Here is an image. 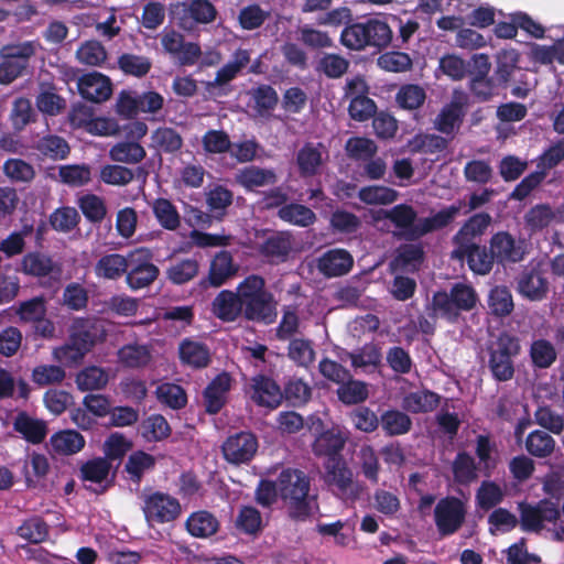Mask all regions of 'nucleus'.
Returning a JSON list of instances; mask_svg holds the SVG:
<instances>
[{
  "mask_svg": "<svg viewBox=\"0 0 564 564\" xmlns=\"http://www.w3.org/2000/svg\"><path fill=\"white\" fill-rule=\"evenodd\" d=\"M281 220L299 227H308L316 221L315 213L307 206L290 203L278 210Z\"/></svg>",
  "mask_w": 564,
  "mask_h": 564,
  "instance_id": "nucleus-42",
  "label": "nucleus"
},
{
  "mask_svg": "<svg viewBox=\"0 0 564 564\" xmlns=\"http://www.w3.org/2000/svg\"><path fill=\"white\" fill-rule=\"evenodd\" d=\"M111 463L104 457L88 459L80 466V478L85 481L101 484L108 479Z\"/></svg>",
  "mask_w": 564,
  "mask_h": 564,
  "instance_id": "nucleus-56",
  "label": "nucleus"
},
{
  "mask_svg": "<svg viewBox=\"0 0 564 564\" xmlns=\"http://www.w3.org/2000/svg\"><path fill=\"white\" fill-rule=\"evenodd\" d=\"M77 87L80 96L93 102L106 101L112 94V83L110 78L98 72L83 75L78 79Z\"/></svg>",
  "mask_w": 564,
  "mask_h": 564,
  "instance_id": "nucleus-22",
  "label": "nucleus"
},
{
  "mask_svg": "<svg viewBox=\"0 0 564 564\" xmlns=\"http://www.w3.org/2000/svg\"><path fill=\"white\" fill-rule=\"evenodd\" d=\"M380 425L387 436H400L411 431L412 420L405 412L390 409L381 413Z\"/></svg>",
  "mask_w": 564,
  "mask_h": 564,
  "instance_id": "nucleus-38",
  "label": "nucleus"
},
{
  "mask_svg": "<svg viewBox=\"0 0 564 564\" xmlns=\"http://www.w3.org/2000/svg\"><path fill=\"white\" fill-rule=\"evenodd\" d=\"M426 100L425 89L417 84L402 85L397 95V105L404 110L414 111L420 109Z\"/></svg>",
  "mask_w": 564,
  "mask_h": 564,
  "instance_id": "nucleus-45",
  "label": "nucleus"
},
{
  "mask_svg": "<svg viewBox=\"0 0 564 564\" xmlns=\"http://www.w3.org/2000/svg\"><path fill=\"white\" fill-rule=\"evenodd\" d=\"M2 170L13 183H31L36 175L33 165L22 159L6 160Z\"/></svg>",
  "mask_w": 564,
  "mask_h": 564,
  "instance_id": "nucleus-54",
  "label": "nucleus"
},
{
  "mask_svg": "<svg viewBox=\"0 0 564 564\" xmlns=\"http://www.w3.org/2000/svg\"><path fill=\"white\" fill-rule=\"evenodd\" d=\"M346 440L339 432L327 430L321 433L313 443V452L316 456H324L327 459L341 458L340 452Z\"/></svg>",
  "mask_w": 564,
  "mask_h": 564,
  "instance_id": "nucleus-33",
  "label": "nucleus"
},
{
  "mask_svg": "<svg viewBox=\"0 0 564 564\" xmlns=\"http://www.w3.org/2000/svg\"><path fill=\"white\" fill-rule=\"evenodd\" d=\"M349 67V61L335 53H325L316 65V70L328 78H340Z\"/></svg>",
  "mask_w": 564,
  "mask_h": 564,
  "instance_id": "nucleus-62",
  "label": "nucleus"
},
{
  "mask_svg": "<svg viewBox=\"0 0 564 564\" xmlns=\"http://www.w3.org/2000/svg\"><path fill=\"white\" fill-rule=\"evenodd\" d=\"M358 198L368 205H387L398 198V192L382 185H370L359 189Z\"/></svg>",
  "mask_w": 564,
  "mask_h": 564,
  "instance_id": "nucleus-57",
  "label": "nucleus"
},
{
  "mask_svg": "<svg viewBox=\"0 0 564 564\" xmlns=\"http://www.w3.org/2000/svg\"><path fill=\"white\" fill-rule=\"evenodd\" d=\"M451 259L457 261H466L468 268L476 274L486 275L494 267L495 260L490 249L479 243L473 245L470 248L453 249Z\"/></svg>",
  "mask_w": 564,
  "mask_h": 564,
  "instance_id": "nucleus-19",
  "label": "nucleus"
},
{
  "mask_svg": "<svg viewBox=\"0 0 564 564\" xmlns=\"http://www.w3.org/2000/svg\"><path fill=\"white\" fill-rule=\"evenodd\" d=\"M476 290L466 283L457 282L452 285L449 292L437 291L432 296L431 316L434 318L436 313L449 323H456L462 312H470L478 303Z\"/></svg>",
  "mask_w": 564,
  "mask_h": 564,
  "instance_id": "nucleus-6",
  "label": "nucleus"
},
{
  "mask_svg": "<svg viewBox=\"0 0 564 564\" xmlns=\"http://www.w3.org/2000/svg\"><path fill=\"white\" fill-rule=\"evenodd\" d=\"M524 447L530 456L543 459L553 455L556 448V441L550 433L534 430L528 434Z\"/></svg>",
  "mask_w": 564,
  "mask_h": 564,
  "instance_id": "nucleus-34",
  "label": "nucleus"
},
{
  "mask_svg": "<svg viewBox=\"0 0 564 564\" xmlns=\"http://www.w3.org/2000/svg\"><path fill=\"white\" fill-rule=\"evenodd\" d=\"M441 402V397L434 391L424 389L410 392L403 398V408L411 413H427L434 411Z\"/></svg>",
  "mask_w": 564,
  "mask_h": 564,
  "instance_id": "nucleus-37",
  "label": "nucleus"
},
{
  "mask_svg": "<svg viewBox=\"0 0 564 564\" xmlns=\"http://www.w3.org/2000/svg\"><path fill=\"white\" fill-rule=\"evenodd\" d=\"M160 270L153 263V253L148 248H135L129 252L126 282L131 290L150 286L159 276Z\"/></svg>",
  "mask_w": 564,
  "mask_h": 564,
  "instance_id": "nucleus-9",
  "label": "nucleus"
},
{
  "mask_svg": "<svg viewBox=\"0 0 564 564\" xmlns=\"http://www.w3.org/2000/svg\"><path fill=\"white\" fill-rule=\"evenodd\" d=\"M280 497L288 503L289 517L305 521L312 512L310 501V479L300 469H283L278 477Z\"/></svg>",
  "mask_w": 564,
  "mask_h": 564,
  "instance_id": "nucleus-4",
  "label": "nucleus"
},
{
  "mask_svg": "<svg viewBox=\"0 0 564 564\" xmlns=\"http://www.w3.org/2000/svg\"><path fill=\"white\" fill-rule=\"evenodd\" d=\"M152 147L164 153H175L183 147L181 134L173 128L160 127L152 132Z\"/></svg>",
  "mask_w": 564,
  "mask_h": 564,
  "instance_id": "nucleus-47",
  "label": "nucleus"
},
{
  "mask_svg": "<svg viewBox=\"0 0 564 564\" xmlns=\"http://www.w3.org/2000/svg\"><path fill=\"white\" fill-rule=\"evenodd\" d=\"M34 54L35 46L32 42L4 45L0 50V84L9 85L22 76Z\"/></svg>",
  "mask_w": 564,
  "mask_h": 564,
  "instance_id": "nucleus-11",
  "label": "nucleus"
},
{
  "mask_svg": "<svg viewBox=\"0 0 564 564\" xmlns=\"http://www.w3.org/2000/svg\"><path fill=\"white\" fill-rule=\"evenodd\" d=\"M290 251V239L280 234L268 237L260 247V253L270 260L284 261Z\"/></svg>",
  "mask_w": 564,
  "mask_h": 564,
  "instance_id": "nucleus-60",
  "label": "nucleus"
},
{
  "mask_svg": "<svg viewBox=\"0 0 564 564\" xmlns=\"http://www.w3.org/2000/svg\"><path fill=\"white\" fill-rule=\"evenodd\" d=\"M259 442L256 434L249 431H240L229 435L221 445L225 460L231 465L240 466L249 464L256 456Z\"/></svg>",
  "mask_w": 564,
  "mask_h": 564,
  "instance_id": "nucleus-13",
  "label": "nucleus"
},
{
  "mask_svg": "<svg viewBox=\"0 0 564 564\" xmlns=\"http://www.w3.org/2000/svg\"><path fill=\"white\" fill-rule=\"evenodd\" d=\"M156 395L160 402L173 410L183 409L187 403L185 390L175 383H162L156 388Z\"/></svg>",
  "mask_w": 564,
  "mask_h": 564,
  "instance_id": "nucleus-64",
  "label": "nucleus"
},
{
  "mask_svg": "<svg viewBox=\"0 0 564 564\" xmlns=\"http://www.w3.org/2000/svg\"><path fill=\"white\" fill-rule=\"evenodd\" d=\"M242 317L248 322L270 325L278 316L274 295L267 289L265 280L259 274L247 275L239 284Z\"/></svg>",
  "mask_w": 564,
  "mask_h": 564,
  "instance_id": "nucleus-2",
  "label": "nucleus"
},
{
  "mask_svg": "<svg viewBox=\"0 0 564 564\" xmlns=\"http://www.w3.org/2000/svg\"><path fill=\"white\" fill-rule=\"evenodd\" d=\"M518 511L523 532L540 533L546 523H555L561 517L558 505L546 498L535 505L521 501L518 503Z\"/></svg>",
  "mask_w": 564,
  "mask_h": 564,
  "instance_id": "nucleus-10",
  "label": "nucleus"
},
{
  "mask_svg": "<svg viewBox=\"0 0 564 564\" xmlns=\"http://www.w3.org/2000/svg\"><path fill=\"white\" fill-rule=\"evenodd\" d=\"M352 267L351 253L343 248L329 249L317 259V270L326 278L346 275Z\"/></svg>",
  "mask_w": 564,
  "mask_h": 564,
  "instance_id": "nucleus-20",
  "label": "nucleus"
},
{
  "mask_svg": "<svg viewBox=\"0 0 564 564\" xmlns=\"http://www.w3.org/2000/svg\"><path fill=\"white\" fill-rule=\"evenodd\" d=\"M322 143L306 142L296 154V164L301 176L310 177L318 173L323 163Z\"/></svg>",
  "mask_w": 564,
  "mask_h": 564,
  "instance_id": "nucleus-32",
  "label": "nucleus"
},
{
  "mask_svg": "<svg viewBox=\"0 0 564 564\" xmlns=\"http://www.w3.org/2000/svg\"><path fill=\"white\" fill-rule=\"evenodd\" d=\"M534 422L547 433L560 435L564 431V416L551 405H539L534 412Z\"/></svg>",
  "mask_w": 564,
  "mask_h": 564,
  "instance_id": "nucleus-58",
  "label": "nucleus"
},
{
  "mask_svg": "<svg viewBox=\"0 0 564 564\" xmlns=\"http://www.w3.org/2000/svg\"><path fill=\"white\" fill-rule=\"evenodd\" d=\"M325 470V482L338 498L350 501L359 498L361 488L343 458L327 459Z\"/></svg>",
  "mask_w": 564,
  "mask_h": 564,
  "instance_id": "nucleus-12",
  "label": "nucleus"
},
{
  "mask_svg": "<svg viewBox=\"0 0 564 564\" xmlns=\"http://www.w3.org/2000/svg\"><path fill=\"white\" fill-rule=\"evenodd\" d=\"M178 356L183 365L193 369L206 368L212 361L207 345L189 338H185L180 343Z\"/></svg>",
  "mask_w": 564,
  "mask_h": 564,
  "instance_id": "nucleus-27",
  "label": "nucleus"
},
{
  "mask_svg": "<svg viewBox=\"0 0 564 564\" xmlns=\"http://www.w3.org/2000/svg\"><path fill=\"white\" fill-rule=\"evenodd\" d=\"M489 249L495 262L502 265L518 263L527 254L525 240L516 239L508 231L494 234L489 241Z\"/></svg>",
  "mask_w": 564,
  "mask_h": 564,
  "instance_id": "nucleus-14",
  "label": "nucleus"
},
{
  "mask_svg": "<svg viewBox=\"0 0 564 564\" xmlns=\"http://www.w3.org/2000/svg\"><path fill=\"white\" fill-rule=\"evenodd\" d=\"M152 212L162 228L176 230L180 227V213L170 199L163 197L154 199L152 203Z\"/></svg>",
  "mask_w": 564,
  "mask_h": 564,
  "instance_id": "nucleus-44",
  "label": "nucleus"
},
{
  "mask_svg": "<svg viewBox=\"0 0 564 564\" xmlns=\"http://www.w3.org/2000/svg\"><path fill=\"white\" fill-rule=\"evenodd\" d=\"M466 517V503L455 496L441 498L436 502L433 512L436 531L441 538H447L457 533L464 525Z\"/></svg>",
  "mask_w": 564,
  "mask_h": 564,
  "instance_id": "nucleus-8",
  "label": "nucleus"
},
{
  "mask_svg": "<svg viewBox=\"0 0 564 564\" xmlns=\"http://www.w3.org/2000/svg\"><path fill=\"white\" fill-rule=\"evenodd\" d=\"M36 150L48 159L64 160L69 154L70 148L64 138L48 134L37 141Z\"/></svg>",
  "mask_w": 564,
  "mask_h": 564,
  "instance_id": "nucleus-53",
  "label": "nucleus"
},
{
  "mask_svg": "<svg viewBox=\"0 0 564 564\" xmlns=\"http://www.w3.org/2000/svg\"><path fill=\"white\" fill-rule=\"evenodd\" d=\"M231 388V376L224 371L217 375L203 392L205 411L208 414H217L227 401V393Z\"/></svg>",
  "mask_w": 564,
  "mask_h": 564,
  "instance_id": "nucleus-23",
  "label": "nucleus"
},
{
  "mask_svg": "<svg viewBox=\"0 0 564 564\" xmlns=\"http://www.w3.org/2000/svg\"><path fill=\"white\" fill-rule=\"evenodd\" d=\"M238 182L246 189L251 191L256 187L275 184L276 175L272 170L251 165L240 172Z\"/></svg>",
  "mask_w": 564,
  "mask_h": 564,
  "instance_id": "nucleus-46",
  "label": "nucleus"
},
{
  "mask_svg": "<svg viewBox=\"0 0 564 564\" xmlns=\"http://www.w3.org/2000/svg\"><path fill=\"white\" fill-rule=\"evenodd\" d=\"M530 358L535 368L546 369L555 362L557 352L551 341L541 338L532 341Z\"/></svg>",
  "mask_w": 564,
  "mask_h": 564,
  "instance_id": "nucleus-50",
  "label": "nucleus"
},
{
  "mask_svg": "<svg viewBox=\"0 0 564 564\" xmlns=\"http://www.w3.org/2000/svg\"><path fill=\"white\" fill-rule=\"evenodd\" d=\"M147 156L145 149L134 140H123L115 143L109 150V158L119 163L138 164Z\"/></svg>",
  "mask_w": 564,
  "mask_h": 564,
  "instance_id": "nucleus-36",
  "label": "nucleus"
},
{
  "mask_svg": "<svg viewBox=\"0 0 564 564\" xmlns=\"http://www.w3.org/2000/svg\"><path fill=\"white\" fill-rule=\"evenodd\" d=\"M521 352L520 339L509 332H501L487 346V368L497 382H507L516 373V358Z\"/></svg>",
  "mask_w": 564,
  "mask_h": 564,
  "instance_id": "nucleus-5",
  "label": "nucleus"
},
{
  "mask_svg": "<svg viewBox=\"0 0 564 564\" xmlns=\"http://www.w3.org/2000/svg\"><path fill=\"white\" fill-rule=\"evenodd\" d=\"M13 430L31 444H41L47 435L45 421L30 416L25 411L17 414L13 421Z\"/></svg>",
  "mask_w": 564,
  "mask_h": 564,
  "instance_id": "nucleus-28",
  "label": "nucleus"
},
{
  "mask_svg": "<svg viewBox=\"0 0 564 564\" xmlns=\"http://www.w3.org/2000/svg\"><path fill=\"white\" fill-rule=\"evenodd\" d=\"M129 253H109L102 256L95 264V273L98 278L107 280H118L126 274L128 268Z\"/></svg>",
  "mask_w": 564,
  "mask_h": 564,
  "instance_id": "nucleus-35",
  "label": "nucleus"
},
{
  "mask_svg": "<svg viewBox=\"0 0 564 564\" xmlns=\"http://www.w3.org/2000/svg\"><path fill=\"white\" fill-rule=\"evenodd\" d=\"M18 534L30 543L39 544L47 539L48 525L42 518L33 517L18 528Z\"/></svg>",
  "mask_w": 564,
  "mask_h": 564,
  "instance_id": "nucleus-63",
  "label": "nucleus"
},
{
  "mask_svg": "<svg viewBox=\"0 0 564 564\" xmlns=\"http://www.w3.org/2000/svg\"><path fill=\"white\" fill-rule=\"evenodd\" d=\"M118 66L126 75L142 78L151 70L152 62L147 56L123 53L118 58Z\"/></svg>",
  "mask_w": 564,
  "mask_h": 564,
  "instance_id": "nucleus-55",
  "label": "nucleus"
},
{
  "mask_svg": "<svg viewBox=\"0 0 564 564\" xmlns=\"http://www.w3.org/2000/svg\"><path fill=\"white\" fill-rule=\"evenodd\" d=\"M455 482L469 485L478 478V468L474 457L467 452H458L452 463Z\"/></svg>",
  "mask_w": 564,
  "mask_h": 564,
  "instance_id": "nucleus-41",
  "label": "nucleus"
},
{
  "mask_svg": "<svg viewBox=\"0 0 564 564\" xmlns=\"http://www.w3.org/2000/svg\"><path fill=\"white\" fill-rule=\"evenodd\" d=\"M518 293L533 302L546 299L550 283L539 267L524 268L517 278Z\"/></svg>",
  "mask_w": 564,
  "mask_h": 564,
  "instance_id": "nucleus-17",
  "label": "nucleus"
},
{
  "mask_svg": "<svg viewBox=\"0 0 564 564\" xmlns=\"http://www.w3.org/2000/svg\"><path fill=\"white\" fill-rule=\"evenodd\" d=\"M488 308L492 316L503 318L514 310V302L511 291L505 285H496L488 294Z\"/></svg>",
  "mask_w": 564,
  "mask_h": 564,
  "instance_id": "nucleus-39",
  "label": "nucleus"
},
{
  "mask_svg": "<svg viewBox=\"0 0 564 564\" xmlns=\"http://www.w3.org/2000/svg\"><path fill=\"white\" fill-rule=\"evenodd\" d=\"M491 223V216L488 213H477L470 216L454 235L452 241L454 249L470 248L478 243L479 239Z\"/></svg>",
  "mask_w": 564,
  "mask_h": 564,
  "instance_id": "nucleus-21",
  "label": "nucleus"
},
{
  "mask_svg": "<svg viewBox=\"0 0 564 564\" xmlns=\"http://www.w3.org/2000/svg\"><path fill=\"white\" fill-rule=\"evenodd\" d=\"M84 436L75 430H62L50 437L52 451L59 455H74L85 447Z\"/></svg>",
  "mask_w": 564,
  "mask_h": 564,
  "instance_id": "nucleus-31",
  "label": "nucleus"
},
{
  "mask_svg": "<svg viewBox=\"0 0 564 564\" xmlns=\"http://www.w3.org/2000/svg\"><path fill=\"white\" fill-rule=\"evenodd\" d=\"M151 359V350L145 345L127 344L118 350V360L126 368H144Z\"/></svg>",
  "mask_w": 564,
  "mask_h": 564,
  "instance_id": "nucleus-40",
  "label": "nucleus"
},
{
  "mask_svg": "<svg viewBox=\"0 0 564 564\" xmlns=\"http://www.w3.org/2000/svg\"><path fill=\"white\" fill-rule=\"evenodd\" d=\"M141 500V510L149 528L173 523L182 516L180 500L169 492L144 490Z\"/></svg>",
  "mask_w": 564,
  "mask_h": 564,
  "instance_id": "nucleus-7",
  "label": "nucleus"
},
{
  "mask_svg": "<svg viewBox=\"0 0 564 564\" xmlns=\"http://www.w3.org/2000/svg\"><path fill=\"white\" fill-rule=\"evenodd\" d=\"M247 394L256 405L270 410L276 409L283 401L281 387L274 379L263 373L250 379Z\"/></svg>",
  "mask_w": 564,
  "mask_h": 564,
  "instance_id": "nucleus-16",
  "label": "nucleus"
},
{
  "mask_svg": "<svg viewBox=\"0 0 564 564\" xmlns=\"http://www.w3.org/2000/svg\"><path fill=\"white\" fill-rule=\"evenodd\" d=\"M467 97L462 93H455L449 104L445 105L437 115L434 126L435 129L444 134H453L463 122Z\"/></svg>",
  "mask_w": 564,
  "mask_h": 564,
  "instance_id": "nucleus-18",
  "label": "nucleus"
},
{
  "mask_svg": "<svg viewBox=\"0 0 564 564\" xmlns=\"http://www.w3.org/2000/svg\"><path fill=\"white\" fill-rule=\"evenodd\" d=\"M22 267L24 273L44 278L51 275L55 270L59 271L53 259L42 252H29L23 257Z\"/></svg>",
  "mask_w": 564,
  "mask_h": 564,
  "instance_id": "nucleus-43",
  "label": "nucleus"
},
{
  "mask_svg": "<svg viewBox=\"0 0 564 564\" xmlns=\"http://www.w3.org/2000/svg\"><path fill=\"white\" fill-rule=\"evenodd\" d=\"M354 427L364 433H372L380 425V416L367 405H357L349 412Z\"/></svg>",
  "mask_w": 564,
  "mask_h": 564,
  "instance_id": "nucleus-59",
  "label": "nucleus"
},
{
  "mask_svg": "<svg viewBox=\"0 0 564 564\" xmlns=\"http://www.w3.org/2000/svg\"><path fill=\"white\" fill-rule=\"evenodd\" d=\"M338 399L347 405L360 404L369 397L367 384L362 381L350 378L339 384L337 389Z\"/></svg>",
  "mask_w": 564,
  "mask_h": 564,
  "instance_id": "nucleus-49",
  "label": "nucleus"
},
{
  "mask_svg": "<svg viewBox=\"0 0 564 564\" xmlns=\"http://www.w3.org/2000/svg\"><path fill=\"white\" fill-rule=\"evenodd\" d=\"M156 465V459L153 455L144 451H134L129 456L124 464V473L128 479L139 486L147 471L153 470Z\"/></svg>",
  "mask_w": 564,
  "mask_h": 564,
  "instance_id": "nucleus-30",
  "label": "nucleus"
},
{
  "mask_svg": "<svg viewBox=\"0 0 564 564\" xmlns=\"http://www.w3.org/2000/svg\"><path fill=\"white\" fill-rule=\"evenodd\" d=\"M199 264L195 259H183L171 263L166 270V278L176 285L193 280L198 273Z\"/></svg>",
  "mask_w": 564,
  "mask_h": 564,
  "instance_id": "nucleus-51",
  "label": "nucleus"
},
{
  "mask_svg": "<svg viewBox=\"0 0 564 564\" xmlns=\"http://www.w3.org/2000/svg\"><path fill=\"white\" fill-rule=\"evenodd\" d=\"M238 271V267L234 263L232 256L229 251H219L212 260L209 273L200 284L206 286L219 288L234 276Z\"/></svg>",
  "mask_w": 564,
  "mask_h": 564,
  "instance_id": "nucleus-25",
  "label": "nucleus"
},
{
  "mask_svg": "<svg viewBox=\"0 0 564 564\" xmlns=\"http://www.w3.org/2000/svg\"><path fill=\"white\" fill-rule=\"evenodd\" d=\"M220 523L218 519L207 510L192 512L185 521L186 531L194 538L207 539L216 534Z\"/></svg>",
  "mask_w": 564,
  "mask_h": 564,
  "instance_id": "nucleus-29",
  "label": "nucleus"
},
{
  "mask_svg": "<svg viewBox=\"0 0 564 564\" xmlns=\"http://www.w3.org/2000/svg\"><path fill=\"white\" fill-rule=\"evenodd\" d=\"M108 383L107 372L97 366L86 367L76 376V384L80 391L100 390Z\"/></svg>",
  "mask_w": 564,
  "mask_h": 564,
  "instance_id": "nucleus-52",
  "label": "nucleus"
},
{
  "mask_svg": "<svg viewBox=\"0 0 564 564\" xmlns=\"http://www.w3.org/2000/svg\"><path fill=\"white\" fill-rule=\"evenodd\" d=\"M241 296L238 288L236 291L223 290L212 302V313L224 323L236 322L242 316Z\"/></svg>",
  "mask_w": 564,
  "mask_h": 564,
  "instance_id": "nucleus-24",
  "label": "nucleus"
},
{
  "mask_svg": "<svg viewBox=\"0 0 564 564\" xmlns=\"http://www.w3.org/2000/svg\"><path fill=\"white\" fill-rule=\"evenodd\" d=\"M463 205L464 202L458 200L456 204L442 208L430 217L417 219V213L413 206L403 203L386 210L384 218L391 221L395 228L400 229V232L397 234L399 239L416 241L430 232L441 230L451 225L459 215Z\"/></svg>",
  "mask_w": 564,
  "mask_h": 564,
  "instance_id": "nucleus-1",
  "label": "nucleus"
},
{
  "mask_svg": "<svg viewBox=\"0 0 564 564\" xmlns=\"http://www.w3.org/2000/svg\"><path fill=\"white\" fill-rule=\"evenodd\" d=\"M202 147L208 154H224L231 150L232 142L224 130H207L202 137Z\"/></svg>",
  "mask_w": 564,
  "mask_h": 564,
  "instance_id": "nucleus-61",
  "label": "nucleus"
},
{
  "mask_svg": "<svg viewBox=\"0 0 564 564\" xmlns=\"http://www.w3.org/2000/svg\"><path fill=\"white\" fill-rule=\"evenodd\" d=\"M107 337L104 322L97 317H77L69 328V340L82 346L88 352Z\"/></svg>",
  "mask_w": 564,
  "mask_h": 564,
  "instance_id": "nucleus-15",
  "label": "nucleus"
},
{
  "mask_svg": "<svg viewBox=\"0 0 564 564\" xmlns=\"http://www.w3.org/2000/svg\"><path fill=\"white\" fill-rule=\"evenodd\" d=\"M551 224L552 207L546 203L532 206L524 215V225L531 235L542 232Z\"/></svg>",
  "mask_w": 564,
  "mask_h": 564,
  "instance_id": "nucleus-48",
  "label": "nucleus"
},
{
  "mask_svg": "<svg viewBox=\"0 0 564 564\" xmlns=\"http://www.w3.org/2000/svg\"><path fill=\"white\" fill-rule=\"evenodd\" d=\"M250 63V53L248 50L238 48L232 54V59L221 66L216 77L212 82H206L205 87L208 91H212L216 87H221L231 80H234L241 70Z\"/></svg>",
  "mask_w": 564,
  "mask_h": 564,
  "instance_id": "nucleus-26",
  "label": "nucleus"
},
{
  "mask_svg": "<svg viewBox=\"0 0 564 564\" xmlns=\"http://www.w3.org/2000/svg\"><path fill=\"white\" fill-rule=\"evenodd\" d=\"M392 41V31L387 22L367 18L345 25L340 33V43L351 51H364L367 47L381 51Z\"/></svg>",
  "mask_w": 564,
  "mask_h": 564,
  "instance_id": "nucleus-3",
  "label": "nucleus"
}]
</instances>
